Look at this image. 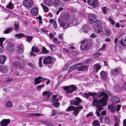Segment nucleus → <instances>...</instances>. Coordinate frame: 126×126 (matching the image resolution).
I'll use <instances>...</instances> for the list:
<instances>
[{
  "instance_id": "nucleus-59",
  "label": "nucleus",
  "mask_w": 126,
  "mask_h": 126,
  "mask_svg": "<svg viewBox=\"0 0 126 126\" xmlns=\"http://www.w3.org/2000/svg\"><path fill=\"white\" fill-rule=\"evenodd\" d=\"M27 65H29L30 66L32 67H34V64L31 63H27Z\"/></svg>"
},
{
  "instance_id": "nucleus-33",
  "label": "nucleus",
  "mask_w": 126,
  "mask_h": 126,
  "mask_svg": "<svg viewBox=\"0 0 126 126\" xmlns=\"http://www.w3.org/2000/svg\"><path fill=\"white\" fill-rule=\"evenodd\" d=\"M15 36L16 38L19 39L22 37L25 36V34L23 33H19L15 34Z\"/></svg>"
},
{
  "instance_id": "nucleus-55",
  "label": "nucleus",
  "mask_w": 126,
  "mask_h": 126,
  "mask_svg": "<svg viewBox=\"0 0 126 126\" xmlns=\"http://www.w3.org/2000/svg\"><path fill=\"white\" fill-rule=\"evenodd\" d=\"M63 8L62 7H60L59 8L56 14L58 15L60 11L63 10Z\"/></svg>"
},
{
  "instance_id": "nucleus-58",
  "label": "nucleus",
  "mask_w": 126,
  "mask_h": 126,
  "mask_svg": "<svg viewBox=\"0 0 126 126\" xmlns=\"http://www.w3.org/2000/svg\"><path fill=\"white\" fill-rule=\"evenodd\" d=\"M56 111L55 110H53L51 113V115L54 116L56 115Z\"/></svg>"
},
{
  "instance_id": "nucleus-53",
  "label": "nucleus",
  "mask_w": 126,
  "mask_h": 126,
  "mask_svg": "<svg viewBox=\"0 0 126 126\" xmlns=\"http://www.w3.org/2000/svg\"><path fill=\"white\" fill-rule=\"evenodd\" d=\"M102 10L103 13L106 14V12L108 10V8L107 7H105L102 8Z\"/></svg>"
},
{
  "instance_id": "nucleus-12",
  "label": "nucleus",
  "mask_w": 126,
  "mask_h": 126,
  "mask_svg": "<svg viewBox=\"0 0 126 126\" xmlns=\"http://www.w3.org/2000/svg\"><path fill=\"white\" fill-rule=\"evenodd\" d=\"M59 99L57 98H55V95L52 97V104L53 106L56 108L58 107L60 105Z\"/></svg>"
},
{
  "instance_id": "nucleus-30",
  "label": "nucleus",
  "mask_w": 126,
  "mask_h": 126,
  "mask_svg": "<svg viewBox=\"0 0 126 126\" xmlns=\"http://www.w3.org/2000/svg\"><path fill=\"white\" fill-rule=\"evenodd\" d=\"M89 28V26L88 24L84 25L82 27L83 32L85 33H87Z\"/></svg>"
},
{
  "instance_id": "nucleus-8",
  "label": "nucleus",
  "mask_w": 126,
  "mask_h": 126,
  "mask_svg": "<svg viewBox=\"0 0 126 126\" xmlns=\"http://www.w3.org/2000/svg\"><path fill=\"white\" fill-rule=\"evenodd\" d=\"M75 68L78 71H84L87 70L88 67L87 66H83L80 63H79L75 65Z\"/></svg>"
},
{
  "instance_id": "nucleus-50",
  "label": "nucleus",
  "mask_w": 126,
  "mask_h": 126,
  "mask_svg": "<svg viewBox=\"0 0 126 126\" xmlns=\"http://www.w3.org/2000/svg\"><path fill=\"white\" fill-rule=\"evenodd\" d=\"M43 57H41L40 58L39 60V64L40 67H41L43 66L42 60Z\"/></svg>"
},
{
  "instance_id": "nucleus-20",
  "label": "nucleus",
  "mask_w": 126,
  "mask_h": 126,
  "mask_svg": "<svg viewBox=\"0 0 126 126\" xmlns=\"http://www.w3.org/2000/svg\"><path fill=\"white\" fill-rule=\"evenodd\" d=\"M102 23L99 20L96 19L94 22L93 26L94 27H95L99 26H101Z\"/></svg>"
},
{
  "instance_id": "nucleus-62",
  "label": "nucleus",
  "mask_w": 126,
  "mask_h": 126,
  "mask_svg": "<svg viewBox=\"0 0 126 126\" xmlns=\"http://www.w3.org/2000/svg\"><path fill=\"white\" fill-rule=\"evenodd\" d=\"M30 114L31 115H36L37 116L41 115L39 114L38 113H31Z\"/></svg>"
},
{
  "instance_id": "nucleus-43",
  "label": "nucleus",
  "mask_w": 126,
  "mask_h": 126,
  "mask_svg": "<svg viewBox=\"0 0 126 126\" xmlns=\"http://www.w3.org/2000/svg\"><path fill=\"white\" fill-rule=\"evenodd\" d=\"M122 42L123 44V46H126V36L124 38H122Z\"/></svg>"
},
{
  "instance_id": "nucleus-9",
  "label": "nucleus",
  "mask_w": 126,
  "mask_h": 126,
  "mask_svg": "<svg viewBox=\"0 0 126 126\" xmlns=\"http://www.w3.org/2000/svg\"><path fill=\"white\" fill-rule=\"evenodd\" d=\"M24 5L27 8H29L31 7L33 4L32 0H24L23 1Z\"/></svg>"
},
{
  "instance_id": "nucleus-22",
  "label": "nucleus",
  "mask_w": 126,
  "mask_h": 126,
  "mask_svg": "<svg viewBox=\"0 0 126 126\" xmlns=\"http://www.w3.org/2000/svg\"><path fill=\"white\" fill-rule=\"evenodd\" d=\"M118 38H115L114 40V43L116 44V45L117 46L119 47H122V46H123L122 42V39L120 42H117Z\"/></svg>"
},
{
  "instance_id": "nucleus-63",
  "label": "nucleus",
  "mask_w": 126,
  "mask_h": 126,
  "mask_svg": "<svg viewBox=\"0 0 126 126\" xmlns=\"http://www.w3.org/2000/svg\"><path fill=\"white\" fill-rule=\"evenodd\" d=\"M93 113L92 112H90L87 115V117H88L89 116H91L93 115Z\"/></svg>"
},
{
  "instance_id": "nucleus-42",
  "label": "nucleus",
  "mask_w": 126,
  "mask_h": 126,
  "mask_svg": "<svg viewBox=\"0 0 126 126\" xmlns=\"http://www.w3.org/2000/svg\"><path fill=\"white\" fill-rule=\"evenodd\" d=\"M104 124H107L110 123V120L109 117L108 116H106L105 118Z\"/></svg>"
},
{
  "instance_id": "nucleus-45",
  "label": "nucleus",
  "mask_w": 126,
  "mask_h": 126,
  "mask_svg": "<svg viewBox=\"0 0 126 126\" xmlns=\"http://www.w3.org/2000/svg\"><path fill=\"white\" fill-rule=\"evenodd\" d=\"M5 39V38H0V46L2 48H3L2 45V43L3 42V40Z\"/></svg>"
},
{
  "instance_id": "nucleus-26",
  "label": "nucleus",
  "mask_w": 126,
  "mask_h": 126,
  "mask_svg": "<svg viewBox=\"0 0 126 126\" xmlns=\"http://www.w3.org/2000/svg\"><path fill=\"white\" fill-rule=\"evenodd\" d=\"M41 79L42 78L41 77H38L35 78L34 80V81H35V82L34 83V84L36 85L40 83L42 80Z\"/></svg>"
},
{
  "instance_id": "nucleus-34",
  "label": "nucleus",
  "mask_w": 126,
  "mask_h": 126,
  "mask_svg": "<svg viewBox=\"0 0 126 126\" xmlns=\"http://www.w3.org/2000/svg\"><path fill=\"white\" fill-rule=\"evenodd\" d=\"M105 34L107 36H110L111 34V32L110 30L108 29H104Z\"/></svg>"
},
{
  "instance_id": "nucleus-3",
  "label": "nucleus",
  "mask_w": 126,
  "mask_h": 126,
  "mask_svg": "<svg viewBox=\"0 0 126 126\" xmlns=\"http://www.w3.org/2000/svg\"><path fill=\"white\" fill-rule=\"evenodd\" d=\"M63 88L65 92L67 94H71L74 91H76L78 89L77 87L74 85L63 86Z\"/></svg>"
},
{
  "instance_id": "nucleus-51",
  "label": "nucleus",
  "mask_w": 126,
  "mask_h": 126,
  "mask_svg": "<svg viewBox=\"0 0 126 126\" xmlns=\"http://www.w3.org/2000/svg\"><path fill=\"white\" fill-rule=\"evenodd\" d=\"M91 16H89L88 19L89 23L90 24H92L94 20H93L92 19H91Z\"/></svg>"
},
{
  "instance_id": "nucleus-21",
  "label": "nucleus",
  "mask_w": 126,
  "mask_h": 126,
  "mask_svg": "<svg viewBox=\"0 0 126 126\" xmlns=\"http://www.w3.org/2000/svg\"><path fill=\"white\" fill-rule=\"evenodd\" d=\"M8 70V69L6 66L3 65H1L0 69V72L2 73H6Z\"/></svg>"
},
{
  "instance_id": "nucleus-14",
  "label": "nucleus",
  "mask_w": 126,
  "mask_h": 126,
  "mask_svg": "<svg viewBox=\"0 0 126 126\" xmlns=\"http://www.w3.org/2000/svg\"><path fill=\"white\" fill-rule=\"evenodd\" d=\"M6 48L7 50L9 52H12L14 50V46L12 44L8 43Z\"/></svg>"
},
{
  "instance_id": "nucleus-32",
  "label": "nucleus",
  "mask_w": 126,
  "mask_h": 126,
  "mask_svg": "<svg viewBox=\"0 0 126 126\" xmlns=\"http://www.w3.org/2000/svg\"><path fill=\"white\" fill-rule=\"evenodd\" d=\"M5 106L6 107L11 108L13 107L12 103L9 101H8L6 103Z\"/></svg>"
},
{
  "instance_id": "nucleus-37",
  "label": "nucleus",
  "mask_w": 126,
  "mask_h": 126,
  "mask_svg": "<svg viewBox=\"0 0 126 126\" xmlns=\"http://www.w3.org/2000/svg\"><path fill=\"white\" fill-rule=\"evenodd\" d=\"M25 37L26 38V40L28 42H29L31 41L32 39V36H30L28 35H25Z\"/></svg>"
},
{
  "instance_id": "nucleus-4",
  "label": "nucleus",
  "mask_w": 126,
  "mask_h": 126,
  "mask_svg": "<svg viewBox=\"0 0 126 126\" xmlns=\"http://www.w3.org/2000/svg\"><path fill=\"white\" fill-rule=\"evenodd\" d=\"M80 48L81 50H87L90 46V44L89 41L84 40L81 43Z\"/></svg>"
},
{
  "instance_id": "nucleus-47",
  "label": "nucleus",
  "mask_w": 126,
  "mask_h": 126,
  "mask_svg": "<svg viewBox=\"0 0 126 126\" xmlns=\"http://www.w3.org/2000/svg\"><path fill=\"white\" fill-rule=\"evenodd\" d=\"M93 124L94 126H98L100 125L99 123L97 120L94 121L93 123Z\"/></svg>"
},
{
  "instance_id": "nucleus-64",
  "label": "nucleus",
  "mask_w": 126,
  "mask_h": 126,
  "mask_svg": "<svg viewBox=\"0 0 126 126\" xmlns=\"http://www.w3.org/2000/svg\"><path fill=\"white\" fill-rule=\"evenodd\" d=\"M123 126H126V119H125L123 121Z\"/></svg>"
},
{
  "instance_id": "nucleus-16",
  "label": "nucleus",
  "mask_w": 126,
  "mask_h": 126,
  "mask_svg": "<svg viewBox=\"0 0 126 126\" xmlns=\"http://www.w3.org/2000/svg\"><path fill=\"white\" fill-rule=\"evenodd\" d=\"M95 32L97 34L100 33L103 31V29L101 26L94 27Z\"/></svg>"
},
{
  "instance_id": "nucleus-13",
  "label": "nucleus",
  "mask_w": 126,
  "mask_h": 126,
  "mask_svg": "<svg viewBox=\"0 0 126 126\" xmlns=\"http://www.w3.org/2000/svg\"><path fill=\"white\" fill-rule=\"evenodd\" d=\"M83 109V107L81 106H79L77 107H75L74 108V111L73 112L74 114V115L75 116H77L80 110H82Z\"/></svg>"
},
{
  "instance_id": "nucleus-25",
  "label": "nucleus",
  "mask_w": 126,
  "mask_h": 126,
  "mask_svg": "<svg viewBox=\"0 0 126 126\" xmlns=\"http://www.w3.org/2000/svg\"><path fill=\"white\" fill-rule=\"evenodd\" d=\"M111 100L113 104L117 103L119 102V99L117 97L113 96Z\"/></svg>"
},
{
  "instance_id": "nucleus-31",
  "label": "nucleus",
  "mask_w": 126,
  "mask_h": 126,
  "mask_svg": "<svg viewBox=\"0 0 126 126\" xmlns=\"http://www.w3.org/2000/svg\"><path fill=\"white\" fill-rule=\"evenodd\" d=\"M101 76L102 79L104 80H106V75L105 72L104 71H102L101 72Z\"/></svg>"
},
{
  "instance_id": "nucleus-23",
  "label": "nucleus",
  "mask_w": 126,
  "mask_h": 126,
  "mask_svg": "<svg viewBox=\"0 0 126 126\" xmlns=\"http://www.w3.org/2000/svg\"><path fill=\"white\" fill-rule=\"evenodd\" d=\"M121 70L120 69H116L111 70V74L112 75H116L118 74Z\"/></svg>"
},
{
  "instance_id": "nucleus-39",
  "label": "nucleus",
  "mask_w": 126,
  "mask_h": 126,
  "mask_svg": "<svg viewBox=\"0 0 126 126\" xmlns=\"http://www.w3.org/2000/svg\"><path fill=\"white\" fill-rule=\"evenodd\" d=\"M49 52L48 50H47L46 48L44 47H43L42 49L41 53L43 54H46Z\"/></svg>"
},
{
  "instance_id": "nucleus-60",
  "label": "nucleus",
  "mask_w": 126,
  "mask_h": 126,
  "mask_svg": "<svg viewBox=\"0 0 126 126\" xmlns=\"http://www.w3.org/2000/svg\"><path fill=\"white\" fill-rule=\"evenodd\" d=\"M78 20L76 19H74L72 21L73 24H76L78 23Z\"/></svg>"
},
{
  "instance_id": "nucleus-28",
  "label": "nucleus",
  "mask_w": 126,
  "mask_h": 126,
  "mask_svg": "<svg viewBox=\"0 0 126 126\" xmlns=\"http://www.w3.org/2000/svg\"><path fill=\"white\" fill-rule=\"evenodd\" d=\"M45 4L48 6H51L52 5L53 3L51 0H44Z\"/></svg>"
},
{
  "instance_id": "nucleus-36",
  "label": "nucleus",
  "mask_w": 126,
  "mask_h": 126,
  "mask_svg": "<svg viewBox=\"0 0 126 126\" xmlns=\"http://www.w3.org/2000/svg\"><path fill=\"white\" fill-rule=\"evenodd\" d=\"M13 29L12 28H8L6 29L4 31V33L5 34H8Z\"/></svg>"
},
{
  "instance_id": "nucleus-5",
  "label": "nucleus",
  "mask_w": 126,
  "mask_h": 126,
  "mask_svg": "<svg viewBox=\"0 0 126 126\" xmlns=\"http://www.w3.org/2000/svg\"><path fill=\"white\" fill-rule=\"evenodd\" d=\"M52 93L48 91H45L43 93V100L45 101H49L50 100L49 98Z\"/></svg>"
},
{
  "instance_id": "nucleus-49",
  "label": "nucleus",
  "mask_w": 126,
  "mask_h": 126,
  "mask_svg": "<svg viewBox=\"0 0 126 126\" xmlns=\"http://www.w3.org/2000/svg\"><path fill=\"white\" fill-rule=\"evenodd\" d=\"M75 68V65H73L69 68L68 69V71L69 72L71 71Z\"/></svg>"
},
{
  "instance_id": "nucleus-35",
  "label": "nucleus",
  "mask_w": 126,
  "mask_h": 126,
  "mask_svg": "<svg viewBox=\"0 0 126 126\" xmlns=\"http://www.w3.org/2000/svg\"><path fill=\"white\" fill-rule=\"evenodd\" d=\"M32 51L35 52H39V50L37 47L35 46H33L32 48Z\"/></svg>"
},
{
  "instance_id": "nucleus-10",
  "label": "nucleus",
  "mask_w": 126,
  "mask_h": 126,
  "mask_svg": "<svg viewBox=\"0 0 126 126\" xmlns=\"http://www.w3.org/2000/svg\"><path fill=\"white\" fill-rule=\"evenodd\" d=\"M76 100H71L70 103L71 105L78 106L82 100L79 97H77L76 98Z\"/></svg>"
},
{
  "instance_id": "nucleus-19",
  "label": "nucleus",
  "mask_w": 126,
  "mask_h": 126,
  "mask_svg": "<svg viewBox=\"0 0 126 126\" xmlns=\"http://www.w3.org/2000/svg\"><path fill=\"white\" fill-rule=\"evenodd\" d=\"M109 110L111 112L113 113L116 110V108L115 105L111 104L108 107Z\"/></svg>"
},
{
  "instance_id": "nucleus-18",
  "label": "nucleus",
  "mask_w": 126,
  "mask_h": 126,
  "mask_svg": "<svg viewBox=\"0 0 126 126\" xmlns=\"http://www.w3.org/2000/svg\"><path fill=\"white\" fill-rule=\"evenodd\" d=\"M31 14L34 16H36L38 14V9L36 8H32L30 11Z\"/></svg>"
},
{
  "instance_id": "nucleus-38",
  "label": "nucleus",
  "mask_w": 126,
  "mask_h": 126,
  "mask_svg": "<svg viewBox=\"0 0 126 126\" xmlns=\"http://www.w3.org/2000/svg\"><path fill=\"white\" fill-rule=\"evenodd\" d=\"M41 6L43 7V10L45 12H47L48 11L49 9L47 7L43 5L42 3H41Z\"/></svg>"
},
{
  "instance_id": "nucleus-27",
  "label": "nucleus",
  "mask_w": 126,
  "mask_h": 126,
  "mask_svg": "<svg viewBox=\"0 0 126 126\" xmlns=\"http://www.w3.org/2000/svg\"><path fill=\"white\" fill-rule=\"evenodd\" d=\"M17 50L20 53H22L24 51V48L22 45L20 44L17 47Z\"/></svg>"
},
{
  "instance_id": "nucleus-2",
  "label": "nucleus",
  "mask_w": 126,
  "mask_h": 126,
  "mask_svg": "<svg viewBox=\"0 0 126 126\" xmlns=\"http://www.w3.org/2000/svg\"><path fill=\"white\" fill-rule=\"evenodd\" d=\"M65 16H63L61 18L60 17L58 19V21L60 26L62 27L64 29H66L69 26L70 24L65 20L67 19L66 18L64 19Z\"/></svg>"
},
{
  "instance_id": "nucleus-1",
  "label": "nucleus",
  "mask_w": 126,
  "mask_h": 126,
  "mask_svg": "<svg viewBox=\"0 0 126 126\" xmlns=\"http://www.w3.org/2000/svg\"><path fill=\"white\" fill-rule=\"evenodd\" d=\"M83 95L84 97L88 99L90 96L94 98L92 105L95 106L100 111L103 109L101 106L102 104L106 103L107 101L108 95L104 92H100L97 94L96 93L89 92L88 93H84Z\"/></svg>"
},
{
  "instance_id": "nucleus-44",
  "label": "nucleus",
  "mask_w": 126,
  "mask_h": 126,
  "mask_svg": "<svg viewBox=\"0 0 126 126\" xmlns=\"http://www.w3.org/2000/svg\"><path fill=\"white\" fill-rule=\"evenodd\" d=\"M14 29L15 31H17L19 29V25L16 23H15L14 24Z\"/></svg>"
},
{
  "instance_id": "nucleus-41",
  "label": "nucleus",
  "mask_w": 126,
  "mask_h": 126,
  "mask_svg": "<svg viewBox=\"0 0 126 126\" xmlns=\"http://www.w3.org/2000/svg\"><path fill=\"white\" fill-rule=\"evenodd\" d=\"M75 107L72 106H70L66 110L67 111L73 110H74V108Z\"/></svg>"
},
{
  "instance_id": "nucleus-61",
  "label": "nucleus",
  "mask_w": 126,
  "mask_h": 126,
  "mask_svg": "<svg viewBox=\"0 0 126 126\" xmlns=\"http://www.w3.org/2000/svg\"><path fill=\"white\" fill-rule=\"evenodd\" d=\"M95 113L97 114V115L98 116H99L100 115V114L99 112L97 110V109L96 110Z\"/></svg>"
},
{
  "instance_id": "nucleus-6",
  "label": "nucleus",
  "mask_w": 126,
  "mask_h": 126,
  "mask_svg": "<svg viewBox=\"0 0 126 126\" xmlns=\"http://www.w3.org/2000/svg\"><path fill=\"white\" fill-rule=\"evenodd\" d=\"M52 62V59L50 56H48L44 58L43 63L44 64L48 66L49 64H51Z\"/></svg>"
},
{
  "instance_id": "nucleus-7",
  "label": "nucleus",
  "mask_w": 126,
  "mask_h": 126,
  "mask_svg": "<svg viewBox=\"0 0 126 126\" xmlns=\"http://www.w3.org/2000/svg\"><path fill=\"white\" fill-rule=\"evenodd\" d=\"M12 66L16 68H23L25 67V64L24 63L19 62H16L13 63L12 64Z\"/></svg>"
},
{
  "instance_id": "nucleus-54",
  "label": "nucleus",
  "mask_w": 126,
  "mask_h": 126,
  "mask_svg": "<svg viewBox=\"0 0 126 126\" xmlns=\"http://www.w3.org/2000/svg\"><path fill=\"white\" fill-rule=\"evenodd\" d=\"M44 85H45L44 84H42L40 85H38L37 86L36 89L37 90H39L42 88V87H44Z\"/></svg>"
},
{
  "instance_id": "nucleus-15",
  "label": "nucleus",
  "mask_w": 126,
  "mask_h": 126,
  "mask_svg": "<svg viewBox=\"0 0 126 126\" xmlns=\"http://www.w3.org/2000/svg\"><path fill=\"white\" fill-rule=\"evenodd\" d=\"M10 122L9 119H3L0 122V125L1 126H7Z\"/></svg>"
},
{
  "instance_id": "nucleus-56",
  "label": "nucleus",
  "mask_w": 126,
  "mask_h": 126,
  "mask_svg": "<svg viewBox=\"0 0 126 126\" xmlns=\"http://www.w3.org/2000/svg\"><path fill=\"white\" fill-rule=\"evenodd\" d=\"M117 108L116 110V111L117 112H118L120 110L121 105H117Z\"/></svg>"
},
{
  "instance_id": "nucleus-46",
  "label": "nucleus",
  "mask_w": 126,
  "mask_h": 126,
  "mask_svg": "<svg viewBox=\"0 0 126 126\" xmlns=\"http://www.w3.org/2000/svg\"><path fill=\"white\" fill-rule=\"evenodd\" d=\"M49 47L52 51H54L56 49L55 46L52 44H50L49 45Z\"/></svg>"
},
{
  "instance_id": "nucleus-48",
  "label": "nucleus",
  "mask_w": 126,
  "mask_h": 126,
  "mask_svg": "<svg viewBox=\"0 0 126 126\" xmlns=\"http://www.w3.org/2000/svg\"><path fill=\"white\" fill-rule=\"evenodd\" d=\"M89 16H91V18L93 20H94L96 18V15L95 14H90Z\"/></svg>"
},
{
  "instance_id": "nucleus-17",
  "label": "nucleus",
  "mask_w": 126,
  "mask_h": 126,
  "mask_svg": "<svg viewBox=\"0 0 126 126\" xmlns=\"http://www.w3.org/2000/svg\"><path fill=\"white\" fill-rule=\"evenodd\" d=\"M53 5L56 7L61 6L62 5V2L59 0H55L53 2Z\"/></svg>"
},
{
  "instance_id": "nucleus-11",
  "label": "nucleus",
  "mask_w": 126,
  "mask_h": 126,
  "mask_svg": "<svg viewBox=\"0 0 126 126\" xmlns=\"http://www.w3.org/2000/svg\"><path fill=\"white\" fill-rule=\"evenodd\" d=\"M87 2L89 5L95 8L97 5L98 1V0H88Z\"/></svg>"
},
{
  "instance_id": "nucleus-57",
  "label": "nucleus",
  "mask_w": 126,
  "mask_h": 126,
  "mask_svg": "<svg viewBox=\"0 0 126 126\" xmlns=\"http://www.w3.org/2000/svg\"><path fill=\"white\" fill-rule=\"evenodd\" d=\"M46 125L48 126H54L53 124L48 121H47V122Z\"/></svg>"
},
{
  "instance_id": "nucleus-40",
  "label": "nucleus",
  "mask_w": 126,
  "mask_h": 126,
  "mask_svg": "<svg viewBox=\"0 0 126 126\" xmlns=\"http://www.w3.org/2000/svg\"><path fill=\"white\" fill-rule=\"evenodd\" d=\"M6 7L8 9H13V6L11 2H9L8 5L6 6Z\"/></svg>"
},
{
  "instance_id": "nucleus-29",
  "label": "nucleus",
  "mask_w": 126,
  "mask_h": 126,
  "mask_svg": "<svg viewBox=\"0 0 126 126\" xmlns=\"http://www.w3.org/2000/svg\"><path fill=\"white\" fill-rule=\"evenodd\" d=\"M93 66L94 67V69L95 70L96 73H97L101 68V66L98 63L94 64Z\"/></svg>"
},
{
  "instance_id": "nucleus-52",
  "label": "nucleus",
  "mask_w": 126,
  "mask_h": 126,
  "mask_svg": "<svg viewBox=\"0 0 126 126\" xmlns=\"http://www.w3.org/2000/svg\"><path fill=\"white\" fill-rule=\"evenodd\" d=\"M100 55V53L99 52H97L95 53V54L93 55V56L94 57H98Z\"/></svg>"
},
{
  "instance_id": "nucleus-24",
  "label": "nucleus",
  "mask_w": 126,
  "mask_h": 126,
  "mask_svg": "<svg viewBox=\"0 0 126 126\" xmlns=\"http://www.w3.org/2000/svg\"><path fill=\"white\" fill-rule=\"evenodd\" d=\"M6 59V57L3 55H0V63L3 64Z\"/></svg>"
}]
</instances>
